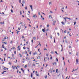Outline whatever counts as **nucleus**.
<instances>
[{
  "instance_id": "nucleus-29",
  "label": "nucleus",
  "mask_w": 79,
  "mask_h": 79,
  "mask_svg": "<svg viewBox=\"0 0 79 79\" xmlns=\"http://www.w3.org/2000/svg\"><path fill=\"white\" fill-rule=\"evenodd\" d=\"M49 5H51V4H52V2H49Z\"/></svg>"
},
{
  "instance_id": "nucleus-52",
  "label": "nucleus",
  "mask_w": 79,
  "mask_h": 79,
  "mask_svg": "<svg viewBox=\"0 0 79 79\" xmlns=\"http://www.w3.org/2000/svg\"><path fill=\"white\" fill-rule=\"evenodd\" d=\"M51 53H52V54H53V53H54L53 52H52Z\"/></svg>"
},
{
  "instance_id": "nucleus-35",
  "label": "nucleus",
  "mask_w": 79,
  "mask_h": 79,
  "mask_svg": "<svg viewBox=\"0 0 79 79\" xmlns=\"http://www.w3.org/2000/svg\"><path fill=\"white\" fill-rule=\"evenodd\" d=\"M17 60H16V62H15V61L14 62H15V63H17Z\"/></svg>"
},
{
  "instance_id": "nucleus-6",
  "label": "nucleus",
  "mask_w": 79,
  "mask_h": 79,
  "mask_svg": "<svg viewBox=\"0 0 79 79\" xmlns=\"http://www.w3.org/2000/svg\"><path fill=\"white\" fill-rule=\"evenodd\" d=\"M33 16L34 18H35V17L36 18L37 17V15H35H35H33Z\"/></svg>"
},
{
  "instance_id": "nucleus-55",
  "label": "nucleus",
  "mask_w": 79,
  "mask_h": 79,
  "mask_svg": "<svg viewBox=\"0 0 79 79\" xmlns=\"http://www.w3.org/2000/svg\"><path fill=\"white\" fill-rule=\"evenodd\" d=\"M69 48H71V46H69Z\"/></svg>"
},
{
  "instance_id": "nucleus-12",
  "label": "nucleus",
  "mask_w": 79,
  "mask_h": 79,
  "mask_svg": "<svg viewBox=\"0 0 79 79\" xmlns=\"http://www.w3.org/2000/svg\"><path fill=\"white\" fill-rule=\"evenodd\" d=\"M55 53H56V54L57 55H58V53L56 51H55Z\"/></svg>"
},
{
  "instance_id": "nucleus-5",
  "label": "nucleus",
  "mask_w": 79,
  "mask_h": 79,
  "mask_svg": "<svg viewBox=\"0 0 79 79\" xmlns=\"http://www.w3.org/2000/svg\"><path fill=\"white\" fill-rule=\"evenodd\" d=\"M42 31L43 32H45V30L44 29H42Z\"/></svg>"
},
{
  "instance_id": "nucleus-34",
  "label": "nucleus",
  "mask_w": 79,
  "mask_h": 79,
  "mask_svg": "<svg viewBox=\"0 0 79 79\" xmlns=\"http://www.w3.org/2000/svg\"><path fill=\"white\" fill-rule=\"evenodd\" d=\"M76 42H78L79 41V40H76Z\"/></svg>"
},
{
  "instance_id": "nucleus-44",
  "label": "nucleus",
  "mask_w": 79,
  "mask_h": 79,
  "mask_svg": "<svg viewBox=\"0 0 79 79\" xmlns=\"http://www.w3.org/2000/svg\"><path fill=\"white\" fill-rule=\"evenodd\" d=\"M68 19H69V20H71V19L69 18H68Z\"/></svg>"
},
{
  "instance_id": "nucleus-25",
  "label": "nucleus",
  "mask_w": 79,
  "mask_h": 79,
  "mask_svg": "<svg viewBox=\"0 0 79 79\" xmlns=\"http://www.w3.org/2000/svg\"><path fill=\"white\" fill-rule=\"evenodd\" d=\"M36 75L37 76H39V74L37 75V74H36Z\"/></svg>"
},
{
  "instance_id": "nucleus-38",
  "label": "nucleus",
  "mask_w": 79,
  "mask_h": 79,
  "mask_svg": "<svg viewBox=\"0 0 79 79\" xmlns=\"http://www.w3.org/2000/svg\"><path fill=\"white\" fill-rule=\"evenodd\" d=\"M55 70H53V73H55Z\"/></svg>"
},
{
  "instance_id": "nucleus-27",
  "label": "nucleus",
  "mask_w": 79,
  "mask_h": 79,
  "mask_svg": "<svg viewBox=\"0 0 79 79\" xmlns=\"http://www.w3.org/2000/svg\"><path fill=\"white\" fill-rule=\"evenodd\" d=\"M31 77H32V74L31 73Z\"/></svg>"
},
{
  "instance_id": "nucleus-59",
  "label": "nucleus",
  "mask_w": 79,
  "mask_h": 79,
  "mask_svg": "<svg viewBox=\"0 0 79 79\" xmlns=\"http://www.w3.org/2000/svg\"><path fill=\"white\" fill-rule=\"evenodd\" d=\"M18 50H19V51L20 50V48H19L18 49Z\"/></svg>"
},
{
  "instance_id": "nucleus-49",
  "label": "nucleus",
  "mask_w": 79,
  "mask_h": 79,
  "mask_svg": "<svg viewBox=\"0 0 79 79\" xmlns=\"http://www.w3.org/2000/svg\"><path fill=\"white\" fill-rule=\"evenodd\" d=\"M20 47V46H18V47H17V48H19Z\"/></svg>"
},
{
  "instance_id": "nucleus-54",
  "label": "nucleus",
  "mask_w": 79,
  "mask_h": 79,
  "mask_svg": "<svg viewBox=\"0 0 79 79\" xmlns=\"http://www.w3.org/2000/svg\"><path fill=\"white\" fill-rule=\"evenodd\" d=\"M27 52H25V53H26V54H27Z\"/></svg>"
},
{
  "instance_id": "nucleus-43",
  "label": "nucleus",
  "mask_w": 79,
  "mask_h": 79,
  "mask_svg": "<svg viewBox=\"0 0 79 79\" xmlns=\"http://www.w3.org/2000/svg\"><path fill=\"white\" fill-rule=\"evenodd\" d=\"M47 50V49H46V48H44V50Z\"/></svg>"
},
{
  "instance_id": "nucleus-63",
  "label": "nucleus",
  "mask_w": 79,
  "mask_h": 79,
  "mask_svg": "<svg viewBox=\"0 0 79 79\" xmlns=\"http://www.w3.org/2000/svg\"><path fill=\"white\" fill-rule=\"evenodd\" d=\"M21 70L22 71H23V68L21 69Z\"/></svg>"
},
{
  "instance_id": "nucleus-42",
  "label": "nucleus",
  "mask_w": 79,
  "mask_h": 79,
  "mask_svg": "<svg viewBox=\"0 0 79 79\" xmlns=\"http://www.w3.org/2000/svg\"><path fill=\"white\" fill-rule=\"evenodd\" d=\"M32 66H35V64H33Z\"/></svg>"
},
{
  "instance_id": "nucleus-33",
  "label": "nucleus",
  "mask_w": 79,
  "mask_h": 79,
  "mask_svg": "<svg viewBox=\"0 0 79 79\" xmlns=\"http://www.w3.org/2000/svg\"><path fill=\"white\" fill-rule=\"evenodd\" d=\"M76 24V22H75L74 23V25H75Z\"/></svg>"
},
{
  "instance_id": "nucleus-3",
  "label": "nucleus",
  "mask_w": 79,
  "mask_h": 79,
  "mask_svg": "<svg viewBox=\"0 0 79 79\" xmlns=\"http://www.w3.org/2000/svg\"><path fill=\"white\" fill-rule=\"evenodd\" d=\"M4 70H5L6 71H7V70H8V68H6V67H4Z\"/></svg>"
},
{
  "instance_id": "nucleus-32",
  "label": "nucleus",
  "mask_w": 79,
  "mask_h": 79,
  "mask_svg": "<svg viewBox=\"0 0 79 79\" xmlns=\"http://www.w3.org/2000/svg\"><path fill=\"white\" fill-rule=\"evenodd\" d=\"M33 39H34V40H35V37H34Z\"/></svg>"
},
{
  "instance_id": "nucleus-26",
  "label": "nucleus",
  "mask_w": 79,
  "mask_h": 79,
  "mask_svg": "<svg viewBox=\"0 0 79 79\" xmlns=\"http://www.w3.org/2000/svg\"><path fill=\"white\" fill-rule=\"evenodd\" d=\"M57 35L59 36H60V33H57Z\"/></svg>"
},
{
  "instance_id": "nucleus-36",
  "label": "nucleus",
  "mask_w": 79,
  "mask_h": 79,
  "mask_svg": "<svg viewBox=\"0 0 79 79\" xmlns=\"http://www.w3.org/2000/svg\"><path fill=\"white\" fill-rule=\"evenodd\" d=\"M64 33H66V31L65 30L64 32Z\"/></svg>"
},
{
  "instance_id": "nucleus-31",
  "label": "nucleus",
  "mask_w": 79,
  "mask_h": 79,
  "mask_svg": "<svg viewBox=\"0 0 79 79\" xmlns=\"http://www.w3.org/2000/svg\"><path fill=\"white\" fill-rule=\"evenodd\" d=\"M56 61L57 62L58 61V58H56Z\"/></svg>"
},
{
  "instance_id": "nucleus-7",
  "label": "nucleus",
  "mask_w": 79,
  "mask_h": 79,
  "mask_svg": "<svg viewBox=\"0 0 79 79\" xmlns=\"http://www.w3.org/2000/svg\"><path fill=\"white\" fill-rule=\"evenodd\" d=\"M61 47H62V49H61V52H62L63 51V46H62V45H61Z\"/></svg>"
},
{
  "instance_id": "nucleus-50",
  "label": "nucleus",
  "mask_w": 79,
  "mask_h": 79,
  "mask_svg": "<svg viewBox=\"0 0 79 79\" xmlns=\"http://www.w3.org/2000/svg\"><path fill=\"white\" fill-rule=\"evenodd\" d=\"M50 73H52V70H50Z\"/></svg>"
},
{
  "instance_id": "nucleus-17",
  "label": "nucleus",
  "mask_w": 79,
  "mask_h": 79,
  "mask_svg": "<svg viewBox=\"0 0 79 79\" xmlns=\"http://www.w3.org/2000/svg\"><path fill=\"white\" fill-rule=\"evenodd\" d=\"M23 49H24V50H25V49H26V47H25V46L23 47Z\"/></svg>"
},
{
  "instance_id": "nucleus-57",
  "label": "nucleus",
  "mask_w": 79,
  "mask_h": 79,
  "mask_svg": "<svg viewBox=\"0 0 79 79\" xmlns=\"http://www.w3.org/2000/svg\"><path fill=\"white\" fill-rule=\"evenodd\" d=\"M52 24L53 26H54V25H55V23H53Z\"/></svg>"
},
{
  "instance_id": "nucleus-41",
  "label": "nucleus",
  "mask_w": 79,
  "mask_h": 79,
  "mask_svg": "<svg viewBox=\"0 0 79 79\" xmlns=\"http://www.w3.org/2000/svg\"><path fill=\"white\" fill-rule=\"evenodd\" d=\"M65 42H66V43H68V41L66 40H65Z\"/></svg>"
},
{
  "instance_id": "nucleus-51",
  "label": "nucleus",
  "mask_w": 79,
  "mask_h": 79,
  "mask_svg": "<svg viewBox=\"0 0 79 79\" xmlns=\"http://www.w3.org/2000/svg\"><path fill=\"white\" fill-rule=\"evenodd\" d=\"M19 2L20 3H21V0H19Z\"/></svg>"
},
{
  "instance_id": "nucleus-2",
  "label": "nucleus",
  "mask_w": 79,
  "mask_h": 79,
  "mask_svg": "<svg viewBox=\"0 0 79 79\" xmlns=\"http://www.w3.org/2000/svg\"><path fill=\"white\" fill-rule=\"evenodd\" d=\"M79 59H77L76 60V63H77L76 64H77V63L79 62Z\"/></svg>"
},
{
  "instance_id": "nucleus-1",
  "label": "nucleus",
  "mask_w": 79,
  "mask_h": 79,
  "mask_svg": "<svg viewBox=\"0 0 79 79\" xmlns=\"http://www.w3.org/2000/svg\"><path fill=\"white\" fill-rule=\"evenodd\" d=\"M63 19L65 20V21L64 22V21L62 22L61 23L63 25H65V24H66V19L65 18H64Z\"/></svg>"
},
{
  "instance_id": "nucleus-47",
  "label": "nucleus",
  "mask_w": 79,
  "mask_h": 79,
  "mask_svg": "<svg viewBox=\"0 0 79 79\" xmlns=\"http://www.w3.org/2000/svg\"><path fill=\"white\" fill-rule=\"evenodd\" d=\"M18 30H19H19H20V28H18Z\"/></svg>"
},
{
  "instance_id": "nucleus-21",
  "label": "nucleus",
  "mask_w": 79,
  "mask_h": 79,
  "mask_svg": "<svg viewBox=\"0 0 79 79\" xmlns=\"http://www.w3.org/2000/svg\"><path fill=\"white\" fill-rule=\"evenodd\" d=\"M15 47L12 48L11 49H12V50H14V49H15Z\"/></svg>"
},
{
  "instance_id": "nucleus-37",
  "label": "nucleus",
  "mask_w": 79,
  "mask_h": 79,
  "mask_svg": "<svg viewBox=\"0 0 79 79\" xmlns=\"http://www.w3.org/2000/svg\"><path fill=\"white\" fill-rule=\"evenodd\" d=\"M20 15H22V13H21V11H20Z\"/></svg>"
},
{
  "instance_id": "nucleus-61",
  "label": "nucleus",
  "mask_w": 79,
  "mask_h": 79,
  "mask_svg": "<svg viewBox=\"0 0 79 79\" xmlns=\"http://www.w3.org/2000/svg\"><path fill=\"white\" fill-rule=\"evenodd\" d=\"M69 54L70 55H71V52H69Z\"/></svg>"
},
{
  "instance_id": "nucleus-28",
  "label": "nucleus",
  "mask_w": 79,
  "mask_h": 79,
  "mask_svg": "<svg viewBox=\"0 0 79 79\" xmlns=\"http://www.w3.org/2000/svg\"><path fill=\"white\" fill-rule=\"evenodd\" d=\"M25 68H27V65H25L24 66Z\"/></svg>"
},
{
  "instance_id": "nucleus-18",
  "label": "nucleus",
  "mask_w": 79,
  "mask_h": 79,
  "mask_svg": "<svg viewBox=\"0 0 79 79\" xmlns=\"http://www.w3.org/2000/svg\"><path fill=\"white\" fill-rule=\"evenodd\" d=\"M38 15H40V12H38Z\"/></svg>"
},
{
  "instance_id": "nucleus-15",
  "label": "nucleus",
  "mask_w": 79,
  "mask_h": 79,
  "mask_svg": "<svg viewBox=\"0 0 79 79\" xmlns=\"http://www.w3.org/2000/svg\"><path fill=\"white\" fill-rule=\"evenodd\" d=\"M50 39H52V35H51V36H50Z\"/></svg>"
},
{
  "instance_id": "nucleus-48",
  "label": "nucleus",
  "mask_w": 79,
  "mask_h": 79,
  "mask_svg": "<svg viewBox=\"0 0 79 79\" xmlns=\"http://www.w3.org/2000/svg\"><path fill=\"white\" fill-rule=\"evenodd\" d=\"M54 23H56V21H53Z\"/></svg>"
},
{
  "instance_id": "nucleus-53",
  "label": "nucleus",
  "mask_w": 79,
  "mask_h": 79,
  "mask_svg": "<svg viewBox=\"0 0 79 79\" xmlns=\"http://www.w3.org/2000/svg\"><path fill=\"white\" fill-rule=\"evenodd\" d=\"M26 59H27V60H28V59H29V58L27 57L26 58Z\"/></svg>"
},
{
  "instance_id": "nucleus-13",
  "label": "nucleus",
  "mask_w": 79,
  "mask_h": 79,
  "mask_svg": "<svg viewBox=\"0 0 79 79\" xmlns=\"http://www.w3.org/2000/svg\"><path fill=\"white\" fill-rule=\"evenodd\" d=\"M22 3L23 4H24L25 3V2H24V0H23V1H22Z\"/></svg>"
},
{
  "instance_id": "nucleus-40",
  "label": "nucleus",
  "mask_w": 79,
  "mask_h": 79,
  "mask_svg": "<svg viewBox=\"0 0 79 79\" xmlns=\"http://www.w3.org/2000/svg\"><path fill=\"white\" fill-rule=\"evenodd\" d=\"M45 79H47V76H46L45 77Z\"/></svg>"
},
{
  "instance_id": "nucleus-58",
  "label": "nucleus",
  "mask_w": 79,
  "mask_h": 79,
  "mask_svg": "<svg viewBox=\"0 0 79 79\" xmlns=\"http://www.w3.org/2000/svg\"><path fill=\"white\" fill-rule=\"evenodd\" d=\"M24 36H23L22 37V39H24Z\"/></svg>"
},
{
  "instance_id": "nucleus-20",
  "label": "nucleus",
  "mask_w": 79,
  "mask_h": 79,
  "mask_svg": "<svg viewBox=\"0 0 79 79\" xmlns=\"http://www.w3.org/2000/svg\"><path fill=\"white\" fill-rule=\"evenodd\" d=\"M54 43H55V38H54Z\"/></svg>"
},
{
  "instance_id": "nucleus-23",
  "label": "nucleus",
  "mask_w": 79,
  "mask_h": 79,
  "mask_svg": "<svg viewBox=\"0 0 79 79\" xmlns=\"http://www.w3.org/2000/svg\"><path fill=\"white\" fill-rule=\"evenodd\" d=\"M42 20H44V18H43H43H42Z\"/></svg>"
},
{
  "instance_id": "nucleus-4",
  "label": "nucleus",
  "mask_w": 79,
  "mask_h": 79,
  "mask_svg": "<svg viewBox=\"0 0 79 79\" xmlns=\"http://www.w3.org/2000/svg\"><path fill=\"white\" fill-rule=\"evenodd\" d=\"M30 7L31 8V9L32 11H33L32 10V5L30 6Z\"/></svg>"
},
{
  "instance_id": "nucleus-9",
  "label": "nucleus",
  "mask_w": 79,
  "mask_h": 79,
  "mask_svg": "<svg viewBox=\"0 0 79 79\" xmlns=\"http://www.w3.org/2000/svg\"><path fill=\"white\" fill-rule=\"evenodd\" d=\"M37 59H40V56H38V57H37Z\"/></svg>"
},
{
  "instance_id": "nucleus-19",
  "label": "nucleus",
  "mask_w": 79,
  "mask_h": 79,
  "mask_svg": "<svg viewBox=\"0 0 79 79\" xmlns=\"http://www.w3.org/2000/svg\"><path fill=\"white\" fill-rule=\"evenodd\" d=\"M34 53L35 54V55H37V52H35Z\"/></svg>"
},
{
  "instance_id": "nucleus-62",
  "label": "nucleus",
  "mask_w": 79,
  "mask_h": 79,
  "mask_svg": "<svg viewBox=\"0 0 79 79\" xmlns=\"http://www.w3.org/2000/svg\"><path fill=\"white\" fill-rule=\"evenodd\" d=\"M47 31H48V29H47L46 30Z\"/></svg>"
},
{
  "instance_id": "nucleus-22",
  "label": "nucleus",
  "mask_w": 79,
  "mask_h": 79,
  "mask_svg": "<svg viewBox=\"0 0 79 79\" xmlns=\"http://www.w3.org/2000/svg\"><path fill=\"white\" fill-rule=\"evenodd\" d=\"M2 48H4V44H2Z\"/></svg>"
},
{
  "instance_id": "nucleus-30",
  "label": "nucleus",
  "mask_w": 79,
  "mask_h": 79,
  "mask_svg": "<svg viewBox=\"0 0 79 79\" xmlns=\"http://www.w3.org/2000/svg\"><path fill=\"white\" fill-rule=\"evenodd\" d=\"M9 64H11V62H9Z\"/></svg>"
},
{
  "instance_id": "nucleus-10",
  "label": "nucleus",
  "mask_w": 79,
  "mask_h": 79,
  "mask_svg": "<svg viewBox=\"0 0 79 79\" xmlns=\"http://www.w3.org/2000/svg\"><path fill=\"white\" fill-rule=\"evenodd\" d=\"M12 68L14 69H15V67L14 66H12Z\"/></svg>"
},
{
  "instance_id": "nucleus-64",
  "label": "nucleus",
  "mask_w": 79,
  "mask_h": 79,
  "mask_svg": "<svg viewBox=\"0 0 79 79\" xmlns=\"http://www.w3.org/2000/svg\"><path fill=\"white\" fill-rule=\"evenodd\" d=\"M50 59H51V60H52V57H51L50 58Z\"/></svg>"
},
{
  "instance_id": "nucleus-16",
  "label": "nucleus",
  "mask_w": 79,
  "mask_h": 79,
  "mask_svg": "<svg viewBox=\"0 0 79 79\" xmlns=\"http://www.w3.org/2000/svg\"><path fill=\"white\" fill-rule=\"evenodd\" d=\"M2 43H3V44H6V42H2Z\"/></svg>"
},
{
  "instance_id": "nucleus-39",
  "label": "nucleus",
  "mask_w": 79,
  "mask_h": 79,
  "mask_svg": "<svg viewBox=\"0 0 79 79\" xmlns=\"http://www.w3.org/2000/svg\"><path fill=\"white\" fill-rule=\"evenodd\" d=\"M47 27H49V24H48V25H47Z\"/></svg>"
},
{
  "instance_id": "nucleus-11",
  "label": "nucleus",
  "mask_w": 79,
  "mask_h": 79,
  "mask_svg": "<svg viewBox=\"0 0 79 79\" xmlns=\"http://www.w3.org/2000/svg\"><path fill=\"white\" fill-rule=\"evenodd\" d=\"M19 55H20V57H22V56H23L21 55V54H19Z\"/></svg>"
},
{
  "instance_id": "nucleus-24",
  "label": "nucleus",
  "mask_w": 79,
  "mask_h": 79,
  "mask_svg": "<svg viewBox=\"0 0 79 79\" xmlns=\"http://www.w3.org/2000/svg\"><path fill=\"white\" fill-rule=\"evenodd\" d=\"M27 6H26V7H25V10H27Z\"/></svg>"
},
{
  "instance_id": "nucleus-45",
  "label": "nucleus",
  "mask_w": 79,
  "mask_h": 79,
  "mask_svg": "<svg viewBox=\"0 0 79 79\" xmlns=\"http://www.w3.org/2000/svg\"><path fill=\"white\" fill-rule=\"evenodd\" d=\"M14 53H15V54H16V51H15L14 52Z\"/></svg>"
},
{
  "instance_id": "nucleus-46",
  "label": "nucleus",
  "mask_w": 79,
  "mask_h": 79,
  "mask_svg": "<svg viewBox=\"0 0 79 79\" xmlns=\"http://www.w3.org/2000/svg\"><path fill=\"white\" fill-rule=\"evenodd\" d=\"M46 55L47 56H48V54H46Z\"/></svg>"
},
{
  "instance_id": "nucleus-14",
  "label": "nucleus",
  "mask_w": 79,
  "mask_h": 79,
  "mask_svg": "<svg viewBox=\"0 0 79 79\" xmlns=\"http://www.w3.org/2000/svg\"><path fill=\"white\" fill-rule=\"evenodd\" d=\"M10 11H11V13H13V11L12 10V9H11Z\"/></svg>"
},
{
  "instance_id": "nucleus-8",
  "label": "nucleus",
  "mask_w": 79,
  "mask_h": 79,
  "mask_svg": "<svg viewBox=\"0 0 79 79\" xmlns=\"http://www.w3.org/2000/svg\"><path fill=\"white\" fill-rule=\"evenodd\" d=\"M58 69H56V73H58Z\"/></svg>"
},
{
  "instance_id": "nucleus-56",
  "label": "nucleus",
  "mask_w": 79,
  "mask_h": 79,
  "mask_svg": "<svg viewBox=\"0 0 79 79\" xmlns=\"http://www.w3.org/2000/svg\"><path fill=\"white\" fill-rule=\"evenodd\" d=\"M10 43H11V44H12L13 43V41H11L10 42Z\"/></svg>"
},
{
  "instance_id": "nucleus-60",
  "label": "nucleus",
  "mask_w": 79,
  "mask_h": 79,
  "mask_svg": "<svg viewBox=\"0 0 79 79\" xmlns=\"http://www.w3.org/2000/svg\"><path fill=\"white\" fill-rule=\"evenodd\" d=\"M35 79V77H34L33 78V79Z\"/></svg>"
}]
</instances>
